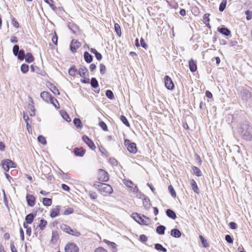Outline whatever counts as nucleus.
I'll return each instance as SVG.
<instances>
[{
	"mask_svg": "<svg viewBox=\"0 0 252 252\" xmlns=\"http://www.w3.org/2000/svg\"><path fill=\"white\" fill-rule=\"evenodd\" d=\"M60 228L63 231L68 234L71 227L67 225L63 224L61 225Z\"/></svg>",
	"mask_w": 252,
	"mask_h": 252,
	"instance_id": "obj_39",
	"label": "nucleus"
},
{
	"mask_svg": "<svg viewBox=\"0 0 252 252\" xmlns=\"http://www.w3.org/2000/svg\"><path fill=\"white\" fill-rule=\"evenodd\" d=\"M106 96L110 99H113L114 98V95L113 92L111 90H107L105 93Z\"/></svg>",
	"mask_w": 252,
	"mask_h": 252,
	"instance_id": "obj_48",
	"label": "nucleus"
},
{
	"mask_svg": "<svg viewBox=\"0 0 252 252\" xmlns=\"http://www.w3.org/2000/svg\"><path fill=\"white\" fill-rule=\"evenodd\" d=\"M120 120L123 122L124 124H125L127 126H129V123L126 118V117L124 115H121L120 117Z\"/></svg>",
	"mask_w": 252,
	"mask_h": 252,
	"instance_id": "obj_46",
	"label": "nucleus"
},
{
	"mask_svg": "<svg viewBox=\"0 0 252 252\" xmlns=\"http://www.w3.org/2000/svg\"><path fill=\"white\" fill-rule=\"evenodd\" d=\"M29 69V65L27 64L24 63L21 66V70L23 73H26Z\"/></svg>",
	"mask_w": 252,
	"mask_h": 252,
	"instance_id": "obj_44",
	"label": "nucleus"
},
{
	"mask_svg": "<svg viewBox=\"0 0 252 252\" xmlns=\"http://www.w3.org/2000/svg\"><path fill=\"white\" fill-rule=\"evenodd\" d=\"M166 215L170 218L175 220L177 216L176 214L174 211L171 209H168L166 211Z\"/></svg>",
	"mask_w": 252,
	"mask_h": 252,
	"instance_id": "obj_24",
	"label": "nucleus"
},
{
	"mask_svg": "<svg viewBox=\"0 0 252 252\" xmlns=\"http://www.w3.org/2000/svg\"><path fill=\"white\" fill-rule=\"evenodd\" d=\"M192 169L193 172V174L197 176V177H200L202 176V172L199 168L196 166H193L192 167Z\"/></svg>",
	"mask_w": 252,
	"mask_h": 252,
	"instance_id": "obj_34",
	"label": "nucleus"
},
{
	"mask_svg": "<svg viewBox=\"0 0 252 252\" xmlns=\"http://www.w3.org/2000/svg\"><path fill=\"white\" fill-rule=\"evenodd\" d=\"M65 252H78V247L73 243H69L66 245L64 248Z\"/></svg>",
	"mask_w": 252,
	"mask_h": 252,
	"instance_id": "obj_9",
	"label": "nucleus"
},
{
	"mask_svg": "<svg viewBox=\"0 0 252 252\" xmlns=\"http://www.w3.org/2000/svg\"><path fill=\"white\" fill-rule=\"evenodd\" d=\"M40 96L44 101L47 102H49V101L52 97V95L47 92H42L40 94Z\"/></svg>",
	"mask_w": 252,
	"mask_h": 252,
	"instance_id": "obj_17",
	"label": "nucleus"
},
{
	"mask_svg": "<svg viewBox=\"0 0 252 252\" xmlns=\"http://www.w3.org/2000/svg\"><path fill=\"white\" fill-rule=\"evenodd\" d=\"M218 31L225 36H229L231 34V32L227 28L225 27H221L218 29Z\"/></svg>",
	"mask_w": 252,
	"mask_h": 252,
	"instance_id": "obj_21",
	"label": "nucleus"
},
{
	"mask_svg": "<svg viewBox=\"0 0 252 252\" xmlns=\"http://www.w3.org/2000/svg\"><path fill=\"white\" fill-rule=\"evenodd\" d=\"M243 138L248 141L252 140V127L245 123L241 125L240 131Z\"/></svg>",
	"mask_w": 252,
	"mask_h": 252,
	"instance_id": "obj_2",
	"label": "nucleus"
},
{
	"mask_svg": "<svg viewBox=\"0 0 252 252\" xmlns=\"http://www.w3.org/2000/svg\"><path fill=\"white\" fill-rule=\"evenodd\" d=\"M63 119H64L65 121H66L68 122H69L71 121V119L67 114V113L65 112H62L61 113Z\"/></svg>",
	"mask_w": 252,
	"mask_h": 252,
	"instance_id": "obj_45",
	"label": "nucleus"
},
{
	"mask_svg": "<svg viewBox=\"0 0 252 252\" xmlns=\"http://www.w3.org/2000/svg\"><path fill=\"white\" fill-rule=\"evenodd\" d=\"M37 140L39 142L43 145H45L47 143L45 138L42 135H39L37 137Z\"/></svg>",
	"mask_w": 252,
	"mask_h": 252,
	"instance_id": "obj_49",
	"label": "nucleus"
},
{
	"mask_svg": "<svg viewBox=\"0 0 252 252\" xmlns=\"http://www.w3.org/2000/svg\"><path fill=\"white\" fill-rule=\"evenodd\" d=\"M77 73L81 77L83 78H86L87 76H89L88 70L84 66H81L79 70H77Z\"/></svg>",
	"mask_w": 252,
	"mask_h": 252,
	"instance_id": "obj_11",
	"label": "nucleus"
},
{
	"mask_svg": "<svg viewBox=\"0 0 252 252\" xmlns=\"http://www.w3.org/2000/svg\"><path fill=\"white\" fill-rule=\"evenodd\" d=\"M68 28L74 34H76L79 31V27L72 23H68Z\"/></svg>",
	"mask_w": 252,
	"mask_h": 252,
	"instance_id": "obj_19",
	"label": "nucleus"
},
{
	"mask_svg": "<svg viewBox=\"0 0 252 252\" xmlns=\"http://www.w3.org/2000/svg\"><path fill=\"white\" fill-rule=\"evenodd\" d=\"M99 125L103 130L107 131V126L104 122L101 121L99 122Z\"/></svg>",
	"mask_w": 252,
	"mask_h": 252,
	"instance_id": "obj_55",
	"label": "nucleus"
},
{
	"mask_svg": "<svg viewBox=\"0 0 252 252\" xmlns=\"http://www.w3.org/2000/svg\"><path fill=\"white\" fill-rule=\"evenodd\" d=\"M81 45V43L76 40L73 39L70 44V49L72 52H75L77 49Z\"/></svg>",
	"mask_w": 252,
	"mask_h": 252,
	"instance_id": "obj_15",
	"label": "nucleus"
},
{
	"mask_svg": "<svg viewBox=\"0 0 252 252\" xmlns=\"http://www.w3.org/2000/svg\"><path fill=\"white\" fill-rule=\"evenodd\" d=\"M49 102H50L56 108L58 109L60 108V105L58 100L54 97L52 96Z\"/></svg>",
	"mask_w": 252,
	"mask_h": 252,
	"instance_id": "obj_32",
	"label": "nucleus"
},
{
	"mask_svg": "<svg viewBox=\"0 0 252 252\" xmlns=\"http://www.w3.org/2000/svg\"><path fill=\"white\" fill-rule=\"evenodd\" d=\"M155 248L158 251H161L162 252H166L167 250L166 248H164L161 244H156L155 245Z\"/></svg>",
	"mask_w": 252,
	"mask_h": 252,
	"instance_id": "obj_35",
	"label": "nucleus"
},
{
	"mask_svg": "<svg viewBox=\"0 0 252 252\" xmlns=\"http://www.w3.org/2000/svg\"><path fill=\"white\" fill-rule=\"evenodd\" d=\"M199 238L204 248H207L209 247V244H208L206 240L202 235H199Z\"/></svg>",
	"mask_w": 252,
	"mask_h": 252,
	"instance_id": "obj_43",
	"label": "nucleus"
},
{
	"mask_svg": "<svg viewBox=\"0 0 252 252\" xmlns=\"http://www.w3.org/2000/svg\"><path fill=\"white\" fill-rule=\"evenodd\" d=\"M225 240L227 243L229 244H231L233 242V239L232 237H231L230 235L228 234L225 235Z\"/></svg>",
	"mask_w": 252,
	"mask_h": 252,
	"instance_id": "obj_54",
	"label": "nucleus"
},
{
	"mask_svg": "<svg viewBox=\"0 0 252 252\" xmlns=\"http://www.w3.org/2000/svg\"><path fill=\"white\" fill-rule=\"evenodd\" d=\"M139 240L141 242H145L147 240V237L146 235L142 234L140 236Z\"/></svg>",
	"mask_w": 252,
	"mask_h": 252,
	"instance_id": "obj_61",
	"label": "nucleus"
},
{
	"mask_svg": "<svg viewBox=\"0 0 252 252\" xmlns=\"http://www.w3.org/2000/svg\"><path fill=\"white\" fill-rule=\"evenodd\" d=\"M190 185L192 189L196 193L198 194L199 193V189L198 188V186L196 184V182L193 180L192 179L190 181Z\"/></svg>",
	"mask_w": 252,
	"mask_h": 252,
	"instance_id": "obj_25",
	"label": "nucleus"
},
{
	"mask_svg": "<svg viewBox=\"0 0 252 252\" xmlns=\"http://www.w3.org/2000/svg\"><path fill=\"white\" fill-rule=\"evenodd\" d=\"M82 140L91 150H94L95 149L96 147L93 141L91 139H90L87 136H83Z\"/></svg>",
	"mask_w": 252,
	"mask_h": 252,
	"instance_id": "obj_10",
	"label": "nucleus"
},
{
	"mask_svg": "<svg viewBox=\"0 0 252 252\" xmlns=\"http://www.w3.org/2000/svg\"><path fill=\"white\" fill-rule=\"evenodd\" d=\"M29 98L31 100V103L29 104L28 109L30 110V115L31 116H33L35 115V108L33 105L34 102L31 97H30Z\"/></svg>",
	"mask_w": 252,
	"mask_h": 252,
	"instance_id": "obj_18",
	"label": "nucleus"
},
{
	"mask_svg": "<svg viewBox=\"0 0 252 252\" xmlns=\"http://www.w3.org/2000/svg\"><path fill=\"white\" fill-rule=\"evenodd\" d=\"M94 252H107V251L102 247H99L95 250Z\"/></svg>",
	"mask_w": 252,
	"mask_h": 252,
	"instance_id": "obj_64",
	"label": "nucleus"
},
{
	"mask_svg": "<svg viewBox=\"0 0 252 252\" xmlns=\"http://www.w3.org/2000/svg\"><path fill=\"white\" fill-rule=\"evenodd\" d=\"M209 14H205L203 16L204 19V23L206 25H209V22L210 21L209 19Z\"/></svg>",
	"mask_w": 252,
	"mask_h": 252,
	"instance_id": "obj_56",
	"label": "nucleus"
},
{
	"mask_svg": "<svg viewBox=\"0 0 252 252\" xmlns=\"http://www.w3.org/2000/svg\"><path fill=\"white\" fill-rule=\"evenodd\" d=\"M125 184L126 187L130 188H132V186H134L133 183L131 181H126Z\"/></svg>",
	"mask_w": 252,
	"mask_h": 252,
	"instance_id": "obj_63",
	"label": "nucleus"
},
{
	"mask_svg": "<svg viewBox=\"0 0 252 252\" xmlns=\"http://www.w3.org/2000/svg\"><path fill=\"white\" fill-rule=\"evenodd\" d=\"M50 90L55 94H60V92L56 86L52 85Z\"/></svg>",
	"mask_w": 252,
	"mask_h": 252,
	"instance_id": "obj_50",
	"label": "nucleus"
},
{
	"mask_svg": "<svg viewBox=\"0 0 252 252\" xmlns=\"http://www.w3.org/2000/svg\"><path fill=\"white\" fill-rule=\"evenodd\" d=\"M189 68L192 72H195L197 69V66L193 60L189 61Z\"/></svg>",
	"mask_w": 252,
	"mask_h": 252,
	"instance_id": "obj_26",
	"label": "nucleus"
},
{
	"mask_svg": "<svg viewBox=\"0 0 252 252\" xmlns=\"http://www.w3.org/2000/svg\"><path fill=\"white\" fill-rule=\"evenodd\" d=\"M73 123H74V125L77 128H82V122L79 118H75L73 120Z\"/></svg>",
	"mask_w": 252,
	"mask_h": 252,
	"instance_id": "obj_36",
	"label": "nucleus"
},
{
	"mask_svg": "<svg viewBox=\"0 0 252 252\" xmlns=\"http://www.w3.org/2000/svg\"><path fill=\"white\" fill-rule=\"evenodd\" d=\"M171 235L173 237L178 238L181 236V232L179 229L174 228L171 231Z\"/></svg>",
	"mask_w": 252,
	"mask_h": 252,
	"instance_id": "obj_23",
	"label": "nucleus"
},
{
	"mask_svg": "<svg viewBox=\"0 0 252 252\" xmlns=\"http://www.w3.org/2000/svg\"><path fill=\"white\" fill-rule=\"evenodd\" d=\"M43 204L45 206H50L52 205V199L48 198H43L42 199Z\"/></svg>",
	"mask_w": 252,
	"mask_h": 252,
	"instance_id": "obj_33",
	"label": "nucleus"
},
{
	"mask_svg": "<svg viewBox=\"0 0 252 252\" xmlns=\"http://www.w3.org/2000/svg\"><path fill=\"white\" fill-rule=\"evenodd\" d=\"M246 19L247 20H250L252 19V11L249 10L245 11Z\"/></svg>",
	"mask_w": 252,
	"mask_h": 252,
	"instance_id": "obj_53",
	"label": "nucleus"
},
{
	"mask_svg": "<svg viewBox=\"0 0 252 252\" xmlns=\"http://www.w3.org/2000/svg\"><path fill=\"white\" fill-rule=\"evenodd\" d=\"M44 1L48 3L53 10L56 9V7L53 4L54 1L53 0H44Z\"/></svg>",
	"mask_w": 252,
	"mask_h": 252,
	"instance_id": "obj_51",
	"label": "nucleus"
},
{
	"mask_svg": "<svg viewBox=\"0 0 252 252\" xmlns=\"http://www.w3.org/2000/svg\"><path fill=\"white\" fill-rule=\"evenodd\" d=\"M68 234L72 235L73 236H76V237H78V236H80V235H81V233L80 232L77 231L76 229H73L71 228H70V230H69Z\"/></svg>",
	"mask_w": 252,
	"mask_h": 252,
	"instance_id": "obj_41",
	"label": "nucleus"
},
{
	"mask_svg": "<svg viewBox=\"0 0 252 252\" xmlns=\"http://www.w3.org/2000/svg\"><path fill=\"white\" fill-rule=\"evenodd\" d=\"M227 1L226 0H222L220 4L219 10L222 12L225 8L226 5Z\"/></svg>",
	"mask_w": 252,
	"mask_h": 252,
	"instance_id": "obj_40",
	"label": "nucleus"
},
{
	"mask_svg": "<svg viewBox=\"0 0 252 252\" xmlns=\"http://www.w3.org/2000/svg\"><path fill=\"white\" fill-rule=\"evenodd\" d=\"M12 25L15 28H18L19 27V24L18 23V22L15 20V18H13L12 20Z\"/></svg>",
	"mask_w": 252,
	"mask_h": 252,
	"instance_id": "obj_62",
	"label": "nucleus"
},
{
	"mask_svg": "<svg viewBox=\"0 0 252 252\" xmlns=\"http://www.w3.org/2000/svg\"><path fill=\"white\" fill-rule=\"evenodd\" d=\"M91 85L94 88H96L98 86V83L95 78H92L91 80Z\"/></svg>",
	"mask_w": 252,
	"mask_h": 252,
	"instance_id": "obj_42",
	"label": "nucleus"
},
{
	"mask_svg": "<svg viewBox=\"0 0 252 252\" xmlns=\"http://www.w3.org/2000/svg\"><path fill=\"white\" fill-rule=\"evenodd\" d=\"M69 74L71 76H75L77 73V70L76 68V66L73 65H72L68 70Z\"/></svg>",
	"mask_w": 252,
	"mask_h": 252,
	"instance_id": "obj_29",
	"label": "nucleus"
},
{
	"mask_svg": "<svg viewBox=\"0 0 252 252\" xmlns=\"http://www.w3.org/2000/svg\"><path fill=\"white\" fill-rule=\"evenodd\" d=\"M47 224V221L43 219H41L40 220V223L38 225V227L40 228V230H43L45 229L46 225Z\"/></svg>",
	"mask_w": 252,
	"mask_h": 252,
	"instance_id": "obj_30",
	"label": "nucleus"
},
{
	"mask_svg": "<svg viewBox=\"0 0 252 252\" xmlns=\"http://www.w3.org/2000/svg\"><path fill=\"white\" fill-rule=\"evenodd\" d=\"M89 195L91 198L93 199H95L97 197L96 193L94 191H90L89 192Z\"/></svg>",
	"mask_w": 252,
	"mask_h": 252,
	"instance_id": "obj_52",
	"label": "nucleus"
},
{
	"mask_svg": "<svg viewBox=\"0 0 252 252\" xmlns=\"http://www.w3.org/2000/svg\"><path fill=\"white\" fill-rule=\"evenodd\" d=\"M124 144L127 147V149L130 153L134 154L136 153L137 148L135 143L131 142L128 139H125Z\"/></svg>",
	"mask_w": 252,
	"mask_h": 252,
	"instance_id": "obj_5",
	"label": "nucleus"
},
{
	"mask_svg": "<svg viewBox=\"0 0 252 252\" xmlns=\"http://www.w3.org/2000/svg\"><path fill=\"white\" fill-rule=\"evenodd\" d=\"M25 61L28 63H31L33 61V57L31 53H28L25 55Z\"/></svg>",
	"mask_w": 252,
	"mask_h": 252,
	"instance_id": "obj_31",
	"label": "nucleus"
},
{
	"mask_svg": "<svg viewBox=\"0 0 252 252\" xmlns=\"http://www.w3.org/2000/svg\"><path fill=\"white\" fill-rule=\"evenodd\" d=\"M164 84L166 88L169 90H172L174 89V84L171 78L166 75L164 77Z\"/></svg>",
	"mask_w": 252,
	"mask_h": 252,
	"instance_id": "obj_8",
	"label": "nucleus"
},
{
	"mask_svg": "<svg viewBox=\"0 0 252 252\" xmlns=\"http://www.w3.org/2000/svg\"><path fill=\"white\" fill-rule=\"evenodd\" d=\"M114 29H115V31L117 33L118 36L120 37L122 35V32H121V27L118 24H117V23L115 24Z\"/></svg>",
	"mask_w": 252,
	"mask_h": 252,
	"instance_id": "obj_38",
	"label": "nucleus"
},
{
	"mask_svg": "<svg viewBox=\"0 0 252 252\" xmlns=\"http://www.w3.org/2000/svg\"><path fill=\"white\" fill-rule=\"evenodd\" d=\"M94 186L104 196H107L113 192L112 188L107 184L96 182Z\"/></svg>",
	"mask_w": 252,
	"mask_h": 252,
	"instance_id": "obj_1",
	"label": "nucleus"
},
{
	"mask_svg": "<svg viewBox=\"0 0 252 252\" xmlns=\"http://www.w3.org/2000/svg\"><path fill=\"white\" fill-rule=\"evenodd\" d=\"M106 70V66L103 63L100 64V72L101 74L105 73Z\"/></svg>",
	"mask_w": 252,
	"mask_h": 252,
	"instance_id": "obj_58",
	"label": "nucleus"
},
{
	"mask_svg": "<svg viewBox=\"0 0 252 252\" xmlns=\"http://www.w3.org/2000/svg\"><path fill=\"white\" fill-rule=\"evenodd\" d=\"M74 154L77 157H82L86 153V150L82 147H76L73 150Z\"/></svg>",
	"mask_w": 252,
	"mask_h": 252,
	"instance_id": "obj_14",
	"label": "nucleus"
},
{
	"mask_svg": "<svg viewBox=\"0 0 252 252\" xmlns=\"http://www.w3.org/2000/svg\"><path fill=\"white\" fill-rule=\"evenodd\" d=\"M59 238L58 232L57 231H52L51 241L53 242H56Z\"/></svg>",
	"mask_w": 252,
	"mask_h": 252,
	"instance_id": "obj_37",
	"label": "nucleus"
},
{
	"mask_svg": "<svg viewBox=\"0 0 252 252\" xmlns=\"http://www.w3.org/2000/svg\"><path fill=\"white\" fill-rule=\"evenodd\" d=\"M132 217L136 222H137L140 224L147 225L150 221V219L148 217L144 215L141 216L139 214L137 213H133L132 214Z\"/></svg>",
	"mask_w": 252,
	"mask_h": 252,
	"instance_id": "obj_3",
	"label": "nucleus"
},
{
	"mask_svg": "<svg viewBox=\"0 0 252 252\" xmlns=\"http://www.w3.org/2000/svg\"><path fill=\"white\" fill-rule=\"evenodd\" d=\"M168 190H169V192L170 193L171 195L173 198H175L176 197V192H175L173 187L171 185H170L168 187Z\"/></svg>",
	"mask_w": 252,
	"mask_h": 252,
	"instance_id": "obj_47",
	"label": "nucleus"
},
{
	"mask_svg": "<svg viewBox=\"0 0 252 252\" xmlns=\"http://www.w3.org/2000/svg\"><path fill=\"white\" fill-rule=\"evenodd\" d=\"M229 226L231 229H236L237 228V224L234 222H230Z\"/></svg>",
	"mask_w": 252,
	"mask_h": 252,
	"instance_id": "obj_60",
	"label": "nucleus"
},
{
	"mask_svg": "<svg viewBox=\"0 0 252 252\" xmlns=\"http://www.w3.org/2000/svg\"><path fill=\"white\" fill-rule=\"evenodd\" d=\"M60 208L61 207L60 206H57L55 208L52 209L50 214V217L54 218L58 216L60 214Z\"/></svg>",
	"mask_w": 252,
	"mask_h": 252,
	"instance_id": "obj_16",
	"label": "nucleus"
},
{
	"mask_svg": "<svg viewBox=\"0 0 252 252\" xmlns=\"http://www.w3.org/2000/svg\"><path fill=\"white\" fill-rule=\"evenodd\" d=\"M84 58L86 62L87 63H91L93 60V57L87 51H86L84 53Z\"/></svg>",
	"mask_w": 252,
	"mask_h": 252,
	"instance_id": "obj_22",
	"label": "nucleus"
},
{
	"mask_svg": "<svg viewBox=\"0 0 252 252\" xmlns=\"http://www.w3.org/2000/svg\"><path fill=\"white\" fill-rule=\"evenodd\" d=\"M249 89L246 87L242 91V96L244 99L247 100L252 96V93Z\"/></svg>",
	"mask_w": 252,
	"mask_h": 252,
	"instance_id": "obj_13",
	"label": "nucleus"
},
{
	"mask_svg": "<svg viewBox=\"0 0 252 252\" xmlns=\"http://www.w3.org/2000/svg\"><path fill=\"white\" fill-rule=\"evenodd\" d=\"M26 201L28 205L30 207H33L34 206L35 203L36 198L32 194H27L26 195Z\"/></svg>",
	"mask_w": 252,
	"mask_h": 252,
	"instance_id": "obj_12",
	"label": "nucleus"
},
{
	"mask_svg": "<svg viewBox=\"0 0 252 252\" xmlns=\"http://www.w3.org/2000/svg\"><path fill=\"white\" fill-rule=\"evenodd\" d=\"M98 180L101 182H107L109 180L108 173L104 170L99 169Z\"/></svg>",
	"mask_w": 252,
	"mask_h": 252,
	"instance_id": "obj_6",
	"label": "nucleus"
},
{
	"mask_svg": "<svg viewBox=\"0 0 252 252\" xmlns=\"http://www.w3.org/2000/svg\"><path fill=\"white\" fill-rule=\"evenodd\" d=\"M105 242L109 246H111L113 249H115L116 248L117 245L115 243L109 241L108 240H105Z\"/></svg>",
	"mask_w": 252,
	"mask_h": 252,
	"instance_id": "obj_59",
	"label": "nucleus"
},
{
	"mask_svg": "<svg viewBox=\"0 0 252 252\" xmlns=\"http://www.w3.org/2000/svg\"><path fill=\"white\" fill-rule=\"evenodd\" d=\"M166 227L162 225L158 226L156 228V232L159 235H163L165 232Z\"/></svg>",
	"mask_w": 252,
	"mask_h": 252,
	"instance_id": "obj_27",
	"label": "nucleus"
},
{
	"mask_svg": "<svg viewBox=\"0 0 252 252\" xmlns=\"http://www.w3.org/2000/svg\"><path fill=\"white\" fill-rule=\"evenodd\" d=\"M143 204L145 208L147 210H148L150 208L151 205L149 198L147 197H145L143 202Z\"/></svg>",
	"mask_w": 252,
	"mask_h": 252,
	"instance_id": "obj_28",
	"label": "nucleus"
},
{
	"mask_svg": "<svg viewBox=\"0 0 252 252\" xmlns=\"http://www.w3.org/2000/svg\"><path fill=\"white\" fill-rule=\"evenodd\" d=\"M13 53L15 56H17L20 60H23L25 57V51L23 50H19V46L18 45H15L13 48Z\"/></svg>",
	"mask_w": 252,
	"mask_h": 252,
	"instance_id": "obj_4",
	"label": "nucleus"
},
{
	"mask_svg": "<svg viewBox=\"0 0 252 252\" xmlns=\"http://www.w3.org/2000/svg\"><path fill=\"white\" fill-rule=\"evenodd\" d=\"M36 216V214L34 215L32 213H30L27 215L25 217V220L27 223L31 224L34 218Z\"/></svg>",
	"mask_w": 252,
	"mask_h": 252,
	"instance_id": "obj_20",
	"label": "nucleus"
},
{
	"mask_svg": "<svg viewBox=\"0 0 252 252\" xmlns=\"http://www.w3.org/2000/svg\"><path fill=\"white\" fill-rule=\"evenodd\" d=\"M74 210L73 208H69L66 209L63 212V215H69L73 213Z\"/></svg>",
	"mask_w": 252,
	"mask_h": 252,
	"instance_id": "obj_57",
	"label": "nucleus"
},
{
	"mask_svg": "<svg viewBox=\"0 0 252 252\" xmlns=\"http://www.w3.org/2000/svg\"><path fill=\"white\" fill-rule=\"evenodd\" d=\"M1 165L4 170L6 171H8L10 168L15 167V163L10 159L3 160L2 161Z\"/></svg>",
	"mask_w": 252,
	"mask_h": 252,
	"instance_id": "obj_7",
	"label": "nucleus"
}]
</instances>
